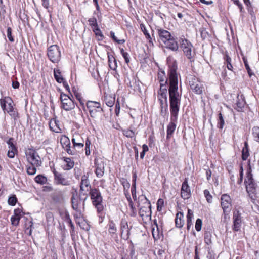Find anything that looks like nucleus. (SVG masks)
<instances>
[{
	"mask_svg": "<svg viewBox=\"0 0 259 259\" xmlns=\"http://www.w3.org/2000/svg\"><path fill=\"white\" fill-rule=\"evenodd\" d=\"M177 66L174 64L169 67L168 71L169 88V96L170 101V122L167 127V139H170L176 128L181 96L178 92V78L177 73Z\"/></svg>",
	"mask_w": 259,
	"mask_h": 259,
	"instance_id": "1",
	"label": "nucleus"
},
{
	"mask_svg": "<svg viewBox=\"0 0 259 259\" xmlns=\"http://www.w3.org/2000/svg\"><path fill=\"white\" fill-rule=\"evenodd\" d=\"M157 32L159 41L162 42L167 48L173 51H176L178 50L179 46L177 41L171 35L169 31L161 28H158Z\"/></svg>",
	"mask_w": 259,
	"mask_h": 259,
	"instance_id": "2",
	"label": "nucleus"
},
{
	"mask_svg": "<svg viewBox=\"0 0 259 259\" xmlns=\"http://www.w3.org/2000/svg\"><path fill=\"white\" fill-rule=\"evenodd\" d=\"M250 164V163L247 164V176L244 183L246 185V191L248 193L251 201L254 203L256 198V192L257 185L252 178Z\"/></svg>",
	"mask_w": 259,
	"mask_h": 259,
	"instance_id": "3",
	"label": "nucleus"
},
{
	"mask_svg": "<svg viewBox=\"0 0 259 259\" xmlns=\"http://www.w3.org/2000/svg\"><path fill=\"white\" fill-rule=\"evenodd\" d=\"M138 206L140 207L139 213L141 217L151 215V203L145 196L142 195L139 197Z\"/></svg>",
	"mask_w": 259,
	"mask_h": 259,
	"instance_id": "4",
	"label": "nucleus"
},
{
	"mask_svg": "<svg viewBox=\"0 0 259 259\" xmlns=\"http://www.w3.org/2000/svg\"><path fill=\"white\" fill-rule=\"evenodd\" d=\"M180 48L183 50L184 54L191 61L193 60V58L195 55V50L193 46L190 41L185 39L182 38L180 39Z\"/></svg>",
	"mask_w": 259,
	"mask_h": 259,
	"instance_id": "5",
	"label": "nucleus"
},
{
	"mask_svg": "<svg viewBox=\"0 0 259 259\" xmlns=\"http://www.w3.org/2000/svg\"><path fill=\"white\" fill-rule=\"evenodd\" d=\"M89 194L92 200V203L96 208L97 211L100 212L103 211L104 207L102 204V197L99 190L96 188L90 190Z\"/></svg>",
	"mask_w": 259,
	"mask_h": 259,
	"instance_id": "6",
	"label": "nucleus"
},
{
	"mask_svg": "<svg viewBox=\"0 0 259 259\" xmlns=\"http://www.w3.org/2000/svg\"><path fill=\"white\" fill-rule=\"evenodd\" d=\"M189 84L191 90L196 94H201L204 90L202 83L198 78L193 76H190L188 78Z\"/></svg>",
	"mask_w": 259,
	"mask_h": 259,
	"instance_id": "7",
	"label": "nucleus"
},
{
	"mask_svg": "<svg viewBox=\"0 0 259 259\" xmlns=\"http://www.w3.org/2000/svg\"><path fill=\"white\" fill-rule=\"evenodd\" d=\"M48 56L53 63H58L61 59V51L56 45H51L48 49Z\"/></svg>",
	"mask_w": 259,
	"mask_h": 259,
	"instance_id": "8",
	"label": "nucleus"
},
{
	"mask_svg": "<svg viewBox=\"0 0 259 259\" xmlns=\"http://www.w3.org/2000/svg\"><path fill=\"white\" fill-rule=\"evenodd\" d=\"M167 86L162 84L158 92V99L160 103L161 111L164 108H167Z\"/></svg>",
	"mask_w": 259,
	"mask_h": 259,
	"instance_id": "9",
	"label": "nucleus"
},
{
	"mask_svg": "<svg viewBox=\"0 0 259 259\" xmlns=\"http://www.w3.org/2000/svg\"><path fill=\"white\" fill-rule=\"evenodd\" d=\"M85 200V199L84 200ZM72 207L76 212V214L74 215L75 217H82V212L84 210V201H83L81 205V200L76 198L73 196L71 198Z\"/></svg>",
	"mask_w": 259,
	"mask_h": 259,
	"instance_id": "10",
	"label": "nucleus"
},
{
	"mask_svg": "<svg viewBox=\"0 0 259 259\" xmlns=\"http://www.w3.org/2000/svg\"><path fill=\"white\" fill-rule=\"evenodd\" d=\"M87 107L89 110L90 116L95 118L97 114L102 110L100 103L98 102L88 101L87 102Z\"/></svg>",
	"mask_w": 259,
	"mask_h": 259,
	"instance_id": "11",
	"label": "nucleus"
},
{
	"mask_svg": "<svg viewBox=\"0 0 259 259\" xmlns=\"http://www.w3.org/2000/svg\"><path fill=\"white\" fill-rule=\"evenodd\" d=\"M60 100L62 103V108L66 111H69L75 107L73 100L67 95L61 94Z\"/></svg>",
	"mask_w": 259,
	"mask_h": 259,
	"instance_id": "12",
	"label": "nucleus"
},
{
	"mask_svg": "<svg viewBox=\"0 0 259 259\" xmlns=\"http://www.w3.org/2000/svg\"><path fill=\"white\" fill-rule=\"evenodd\" d=\"M91 189V185L90 184V181L87 176L85 175H83L81 177V181L80 184V190H79V195H85L86 197L85 199L87 198V192L90 191Z\"/></svg>",
	"mask_w": 259,
	"mask_h": 259,
	"instance_id": "13",
	"label": "nucleus"
},
{
	"mask_svg": "<svg viewBox=\"0 0 259 259\" xmlns=\"http://www.w3.org/2000/svg\"><path fill=\"white\" fill-rule=\"evenodd\" d=\"M2 108L4 110L10 113L13 111V102L12 99L9 97H5L0 100Z\"/></svg>",
	"mask_w": 259,
	"mask_h": 259,
	"instance_id": "14",
	"label": "nucleus"
},
{
	"mask_svg": "<svg viewBox=\"0 0 259 259\" xmlns=\"http://www.w3.org/2000/svg\"><path fill=\"white\" fill-rule=\"evenodd\" d=\"M221 206L225 214L230 212L231 208V200L227 194H223L221 196Z\"/></svg>",
	"mask_w": 259,
	"mask_h": 259,
	"instance_id": "15",
	"label": "nucleus"
},
{
	"mask_svg": "<svg viewBox=\"0 0 259 259\" xmlns=\"http://www.w3.org/2000/svg\"><path fill=\"white\" fill-rule=\"evenodd\" d=\"M26 157L28 162H40L41 158L37 153L33 149L29 148L26 150Z\"/></svg>",
	"mask_w": 259,
	"mask_h": 259,
	"instance_id": "16",
	"label": "nucleus"
},
{
	"mask_svg": "<svg viewBox=\"0 0 259 259\" xmlns=\"http://www.w3.org/2000/svg\"><path fill=\"white\" fill-rule=\"evenodd\" d=\"M181 195L184 199H187L191 196V190L188 184V179H185L183 182L181 190Z\"/></svg>",
	"mask_w": 259,
	"mask_h": 259,
	"instance_id": "17",
	"label": "nucleus"
},
{
	"mask_svg": "<svg viewBox=\"0 0 259 259\" xmlns=\"http://www.w3.org/2000/svg\"><path fill=\"white\" fill-rule=\"evenodd\" d=\"M121 236L123 239L127 240L130 237V228L128 227L127 222L122 220L120 222Z\"/></svg>",
	"mask_w": 259,
	"mask_h": 259,
	"instance_id": "18",
	"label": "nucleus"
},
{
	"mask_svg": "<svg viewBox=\"0 0 259 259\" xmlns=\"http://www.w3.org/2000/svg\"><path fill=\"white\" fill-rule=\"evenodd\" d=\"M7 143L9 145V150L8 151L7 155L10 158H13L16 152V147L14 144V139L10 138L7 141Z\"/></svg>",
	"mask_w": 259,
	"mask_h": 259,
	"instance_id": "19",
	"label": "nucleus"
},
{
	"mask_svg": "<svg viewBox=\"0 0 259 259\" xmlns=\"http://www.w3.org/2000/svg\"><path fill=\"white\" fill-rule=\"evenodd\" d=\"M53 171L55 177V182L56 184L64 186L69 185V181L64 178L61 174L58 172L55 169H54Z\"/></svg>",
	"mask_w": 259,
	"mask_h": 259,
	"instance_id": "20",
	"label": "nucleus"
},
{
	"mask_svg": "<svg viewBox=\"0 0 259 259\" xmlns=\"http://www.w3.org/2000/svg\"><path fill=\"white\" fill-rule=\"evenodd\" d=\"M233 229L235 231H238L239 230L241 227V218L240 213L238 211L234 212L233 213Z\"/></svg>",
	"mask_w": 259,
	"mask_h": 259,
	"instance_id": "21",
	"label": "nucleus"
},
{
	"mask_svg": "<svg viewBox=\"0 0 259 259\" xmlns=\"http://www.w3.org/2000/svg\"><path fill=\"white\" fill-rule=\"evenodd\" d=\"M60 143L63 148L67 151L68 154H72V151L70 149V142L69 139L65 135L61 136L60 138Z\"/></svg>",
	"mask_w": 259,
	"mask_h": 259,
	"instance_id": "22",
	"label": "nucleus"
},
{
	"mask_svg": "<svg viewBox=\"0 0 259 259\" xmlns=\"http://www.w3.org/2000/svg\"><path fill=\"white\" fill-rule=\"evenodd\" d=\"M72 142L74 147H77L78 148H81L83 147L84 141L81 135L78 133H75L73 135Z\"/></svg>",
	"mask_w": 259,
	"mask_h": 259,
	"instance_id": "23",
	"label": "nucleus"
},
{
	"mask_svg": "<svg viewBox=\"0 0 259 259\" xmlns=\"http://www.w3.org/2000/svg\"><path fill=\"white\" fill-rule=\"evenodd\" d=\"M49 127L53 132L57 133H61V129L59 126V121L55 118H52L50 120Z\"/></svg>",
	"mask_w": 259,
	"mask_h": 259,
	"instance_id": "24",
	"label": "nucleus"
},
{
	"mask_svg": "<svg viewBox=\"0 0 259 259\" xmlns=\"http://www.w3.org/2000/svg\"><path fill=\"white\" fill-rule=\"evenodd\" d=\"M158 80L160 82V87L162 85L166 86L167 78H166L165 72L163 70H159L158 72Z\"/></svg>",
	"mask_w": 259,
	"mask_h": 259,
	"instance_id": "25",
	"label": "nucleus"
},
{
	"mask_svg": "<svg viewBox=\"0 0 259 259\" xmlns=\"http://www.w3.org/2000/svg\"><path fill=\"white\" fill-rule=\"evenodd\" d=\"M184 214L183 212H179L176 215L175 219L176 226L178 228H181L184 225L183 220Z\"/></svg>",
	"mask_w": 259,
	"mask_h": 259,
	"instance_id": "26",
	"label": "nucleus"
},
{
	"mask_svg": "<svg viewBox=\"0 0 259 259\" xmlns=\"http://www.w3.org/2000/svg\"><path fill=\"white\" fill-rule=\"evenodd\" d=\"M53 200L56 203H61L63 201V196L61 191H57L52 195Z\"/></svg>",
	"mask_w": 259,
	"mask_h": 259,
	"instance_id": "27",
	"label": "nucleus"
},
{
	"mask_svg": "<svg viewBox=\"0 0 259 259\" xmlns=\"http://www.w3.org/2000/svg\"><path fill=\"white\" fill-rule=\"evenodd\" d=\"M104 101L108 106L112 107L115 103V97L112 95L106 94Z\"/></svg>",
	"mask_w": 259,
	"mask_h": 259,
	"instance_id": "28",
	"label": "nucleus"
},
{
	"mask_svg": "<svg viewBox=\"0 0 259 259\" xmlns=\"http://www.w3.org/2000/svg\"><path fill=\"white\" fill-rule=\"evenodd\" d=\"M97 177L100 178L102 177L104 173V163H98L96 165L95 171Z\"/></svg>",
	"mask_w": 259,
	"mask_h": 259,
	"instance_id": "29",
	"label": "nucleus"
},
{
	"mask_svg": "<svg viewBox=\"0 0 259 259\" xmlns=\"http://www.w3.org/2000/svg\"><path fill=\"white\" fill-rule=\"evenodd\" d=\"M140 28L142 30V31L143 32L144 35L145 36V37L146 39L148 40L149 43L152 46H153V42L152 41V37L151 36L150 34L148 32L147 30L146 29V28L145 26L141 24H140Z\"/></svg>",
	"mask_w": 259,
	"mask_h": 259,
	"instance_id": "30",
	"label": "nucleus"
},
{
	"mask_svg": "<svg viewBox=\"0 0 259 259\" xmlns=\"http://www.w3.org/2000/svg\"><path fill=\"white\" fill-rule=\"evenodd\" d=\"M54 77H55L56 80L58 83L63 82L64 78L61 75V72L59 69H54Z\"/></svg>",
	"mask_w": 259,
	"mask_h": 259,
	"instance_id": "31",
	"label": "nucleus"
},
{
	"mask_svg": "<svg viewBox=\"0 0 259 259\" xmlns=\"http://www.w3.org/2000/svg\"><path fill=\"white\" fill-rule=\"evenodd\" d=\"M248 143L247 142L244 143V147L242 151V157L243 160H246L249 156V150L248 148Z\"/></svg>",
	"mask_w": 259,
	"mask_h": 259,
	"instance_id": "32",
	"label": "nucleus"
},
{
	"mask_svg": "<svg viewBox=\"0 0 259 259\" xmlns=\"http://www.w3.org/2000/svg\"><path fill=\"white\" fill-rule=\"evenodd\" d=\"M225 64H226L227 69L229 70L233 71V66L231 64V58L229 56L228 54H225L224 56Z\"/></svg>",
	"mask_w": 259,
	"mask_h": 259,
	"instance_id": "33",
	"label": "nucleus"
},
{
	"mask_svg": "<svg viewBox=\"0 0 259 259\" xmlns=\"http://www.w3.org/2000/svg\"><path fill=\"white\" fill-rule=\"evenodd\" d=\"M108 231L110 234H115L116 232L117 228L116 225L113 220H110L108 223Z\"/></svg>",
	"mask_w": 259,
	"mask_h": 259,
	"instance_id": "34",
	"label": "nucleus"
},
{
	"mask_svg": "<svg viewBox=\"0 0 259 259\" xmlns=\"http://www.w3.org/2000/svg\"><path fill=\"white\" fill-rule=\"evenodd\" d=\"M204 242L208 246H211L212 244L211 234L209 232H206L204 233Z\"/></svg>",
	"mask_w": 259,
	"mask_h": 259,
	"instance_id": "35",
	"label": "nucleus"
},
{
	"mask_svg": "<svg viewBox=\"0 0 259 259\" xmlns=\"http://www.w3.org/2000/svg\"><path fill=\"white\" fill-rule=\"evenodd\" d=\"M35 181L36 183L40 184H45L47 181V178L45 176L39 175L35 178Z\"/></svg>",
	"mask_w": 259,
	"mask_h": 259,
	"instance_id": "36",
	"label": "nucleus"
},
{
	"mask_svg": "<svg viewBox=\"0 0 259 259\" xmlns=\"http://www.w3.org/2000/svg\"><path fill=\"white\" fill-rule=\"evenodd\" d=\"M27 172L29 175H34L36 172V168L33 163H29V165H27Z\"/></svg>",
	"mask_w": 259,
	"mask_h": 259,
	"instance_id": "37",
	"label": "nucleus"
},
{
	"mask_svg": "<svg viewBox=\"0 0 259 259\" xmlns=\"http://www.w3.org/2000/svg\"><path fill=\"white\" fill-rule=\"evenodd\" d=\"M129 206L130 207V216L134 217L137 214V211L135 207L134 206L133 202L131 199V198H130L129 200Z\"/></svg>",
	"mask_w": 259,
	"mask_h": 259,
	"instance_id": "38",
	"label": "nucleus"
},
{
	"mask_svg": "<svg viewBox=\"0 0 259 259\" xmlns=\"http://www.w3.org/2000/svg\"><path fill=\"white\" fill-rule=\"evenodd\" d=\"M252 131L254 140L259 142V127H254L252 128Z\"/></svg>",
	"mask_w": 259,
	"mask_h": 259,
	"instance_id": "39",
	"label": "nucleus"
},
{
	"mask_svg": "<svg viewBox=\"0 0 259 259\" xmlns=\"http://www.w3.org/2000/svg\"><path fill=\"white\" fill-rule=\"evenodd\" d=\"M218 116V127L220 129H222L225 123L224 120L221 113H219Z\"/></svg>",
	"mask_w": 259,
	"mask_h": 259,
	"instance_id": "40",
	"label": "nucleus"
},
{
	"mask_svg": "<svg viewBox=\"0 0 259 259\" xmlns=\"http://www.w3.org/2000/svg\"><path fill=\"white\" fill-rule=\"evenodd\" d=\"M8 203L11 206H15L16 204V196L12 195L8 199Z\"/></svg>",
	"mask_w": 259,
	"mask_h": 259,
	"instance_id": "41",
	"label": "nucleus"
},
{
	"mask_svg": "<svg viewBox=\"0 0 259 259\" xmlns=\"http://www.w3.org/2000/svg\"><path fill=\"white\" fill-rule=\"evenodd\" d=\"M89 24L91 26L92 28L93 29L98 26L96 18L95 17L91 18L89 20Z\"/></svg>",
	"mask_w": 259,
	"mask_h": 259,
	"instance_id": "42",
	"label": "nucleus"
},
{
	"mask_svg": "<svg viewBox=\"0 0 259 259\" xmlns=\"http://www.w3.org/2000/svg\"><path fill=\"white\" fill-rule=\"evenodd\" d=\"M123 134L127 137L132 138L135 136V133L131 130H125L123 131Z\"/></svg>",
	"mask_w": 259,
	"mask_h": 259,
	"instance_id": "43",
	"label": "nucleus"
},
{
	"mask_svg": "<svg viewBox=\"0 0 259 259\" xmlns=\"http://www.w3.org/2000/svg\"><path fill=\"white\" fill-rule=\"evenodd\" d=\"M204 195L207 200V201L208 203H211L212 202V197L210 194L209 191L208 190H205L204 191Z\"/></svg>",
	"mask_w": 259,
	"mask_h": 259,
	"instance_id": "44",
	"label": "nucleus"
},
{
	"mask_svg": "<svg viewBox=\"0 0 259 259\" xmlns=\"http://www.w3.org/2000/svg\"><path fill=\"white\" fill-rule=\"evenodd\" d=\"M164 205V200L162 199H159L157 202V210L160 211Z\"/></svg>",
	"mask_w": 259,
	"mask_h": 259,
	"instance_id": "45",
	"label": "nucleus"
},
{
	"mask_svg": "<svg viewBox=\"0 0 259 259\" xmlns=\"http://www.w3.org/2000/svg\"><path fill=\"white\" fill-rule=\"evenodd\" d=\"M121 53L125 59V62L127 64L130 62L129 54L128 53L124 52L123 49L120 50Z\"/></svg>",
	"mask_w": 259,
	"mask_h": 259,
	"instance_id": "46",
	"label": "nucleus"
},
{
	"mask_svg": "<svg viewBox=\"0 0 259 259\" xmlns=\"http://www.w3.org/2000/svg\"><path fill=\"white\" fill-rule=\"evenodd\" d=\"M7 35L8 39L11 42H14V39L12 35V29L11 27H8L7 30Z\"/></svg>",
	"mask_w": 259,
	"mask_h": 259,
	"instance_id": "47",
	"label": "nucleus"
},
{
	"mask_svg": "<svg viewBox=\"0 0 259 259\" xmlns=\"http://www.w3.org/2000/svg\"><path fill=\"white\" fill-rule=\"evenodd\" d=\"M202 222L200 219H197L195 223V229L197 231H200L201 229Z\"/></svg>",
	"mask_w": 259,
	"mask_h": 259,
	"instance_id": "48",
	"label": "nucleus"
},
{
	"mask_svg": "<svg viewBox=\"0 0 259 259\" xmlns=\"http://www.w3.org/2000/svg\"><path fill=\"white\" fill-rule=\"evenodd\" d=\"M110 36L113 38V39L118 42V44H123L125 42V40L124 39H118L117 37L115 35V33L113 31L110 32Z\"/></svg>",
	"mask_w": 259,
	"mask_h": 259,
	"instance_id": "49",
	"label": "nucleus"
},
{
	"mask_svg": "<svg viewBox=\"0 0 259 259\" xmlns=\"http://www.w3.org/2000/svg\"><path fill=\"white\" fill-rule=\"evenodd\" d=\"M245 101L244 100L240 101L239 100L237 102L236 105L237 107V110L240 111L244 106Z\"/></svg>",
	"mask_w": 259,
	"mask_h": 259,
	"instance_id": "50",
	"label": "nucleus"
},
{
	"mask_svg": "<svg viewBox=\"0 0 259 259\" xmlns=\"http://www.w3.org/2000/svg\"><path fill=\"white\" fill-rule=\"evenodd\" d=\"M8 55L11 58H16V53L13 48H10L9 50H8Z\"/></svg>",
	"mask_w": 259,
	"mask_h": 259,
	"instance_id": "51",
	"label": "nucleus"
},
{
	"mask_svg": "<svg viewBox=\"0 0 259 259\" xmlns=\"http://www.w3.org/2000/svg\"><path fill=\"white\" fill-rule=\"evenodd\" d=\"M93 31L95 32L96 36H100L101 37H103V35L102 34V33L101 31V30L99 29V27L97 26L95 28H94L92 29Z\"/></svg>",
	"mask_w": 259,
	"mask_h": 259,
	"instance_id": "52",
	"label": "nucleus"
},
{
	"mask_svg": "<svg viewBox=\"0 0 259 259\" xmlns=\"http://www.w3.org/2000/svg\"><path fill=\"white\" fill-rule=\"evenodd\" d=\"M16 209H15L14 210V215L13 216H12L11 218V224L14 226H16Z\"/></svg>",
	"mask_w": 259,
	"mask_h": 259,
	"instance_id": "53",
	"label": "nucleus"
},
{
	"mask_svg": "<svg viewBox=\"0 0 259 259\" xmlns=\"http://www.w3.org/2000/svg\"><path fill=\"white\" fill-rule=\"evenodd\" d=\"M74 165V163H66V164H64V165H62L63 169L65 170H69L73 167Z\"/></svg>",
	"mask_w": 259,
	"mask_h": 259,
	"instance_id": "54",
	"label": "nucleus"
},
{
	"mask_svg": "<svg viewBox=\"0 0 259 259\" xmlns=\"http://www.w3.org/2000/svg\"><path fill=\"white\" fill-rule=\"evenodd\" d=\"M193 211L191 209H188V213H187V220L192 221V219L193 218Z\"/></svg>",
	"mask_w": 259,
	"mask_h": 259,
	"instance_id": "55",
	"label": "nucleus"
},
{
	"mask_svg": "<svg viewBox=\"0 0 259 259\" xmlns=\"http://www.w3.org/2000/svg\"><path fill=\"white\" fill-rule=\"evenodd\" d=\"M243 61H244V65H245V68H246V70H247L249 76H251V69H250V68L249 67V64H248V62H247V60H245V59H243Z\"/></svg>",
	"mask_w": 259,
	"mask_h": 259,
	"instance_id": "56",
	"label": "nucleus"
},
{
	"mask_svg": "<svg viewBox=\"0 0 259 259\" xmlns=\"http://www.w3.org/2000/svg\"><path fill=\"white\" fill-rule=\"evenodd\" d=\"M131 192L132 194V196L133 198V199L134 200H136L137 199V196H136V188L135 186H133L131 188Z\"/></svg>",
	"mask_w": 259,
	"mask_h": 259,
	"instance_id": "57",
	"label": "nucleus"
},
{
	"mask_svg": "<svg viewBox=\"0 0 259 259\" xmlns=\"http://www.w3.org/2000/svg\"><path fill=\"white\" fill-rule=\"evenodd\" d=\"M41 2L43 7L46 9H48L49 7V0H41Z\"/></svg>",
	"mask_w": 259,
	"mask_h": 259,
	"instance_id": "58",
	"label": "nucleus"
},
{
	"mask_svg": "<svg viewBox=\"0 0 259 259\" xmlns=\"http://www.w3.org/2000/svg\"><path fill=\"white\" fill-rule=\"evenodd\" d=\"M233 1L234 2V3L238 6L240 11H241L243 9V7H242L241 3L239 2V0H233Z\"/></svg>",
	"mask_w": 259,
	"mask_h": 259,
	"instance_id": "59",
	"label": "nucleus"
},
{
	"mask_svg": "<svg viewBox=\"0 0 259 259\" xmlns=\"http://www.w3.org/2000/svg\"><path fill=\"white\" fill-rule=\"evenodd\" d=\"M66 221L69 224L70 226L72 229H74V225L71 221V219L70 218L69 216H68L66 219Z\"/></svg>",
	"mask_w": 259,
	"mask_h": 259,
	"instance_id": "60",
	"label": "nucleus"
},
{
	"mask_svg": "<svg viewBox=\"0 0 259 259\" xmlns=\"http://www.w3.org/2000/svg\"><path fill=\"white\" fill-rule=\"evenodd\" d=\"M120 111V106L119 103H116L115 105V113L116 115H118Z\"/></svg>",
	"mask_w": 259,
	"mask_h": 259,
	"instance_id": "61",
	"label": "nucleus"
},
{
	"mask_svg": "<svg viewBox=\"0 0 259 259\" xmlns=\"http://www.w3.org/2000/svg\"><path fill=\"white\" fill-rule=\"evenodd\" d=\"M193 223L192 221L187 220V229L189 230L192 226Z\"/></svg>",
	"mask_w": 259,
	"mask_h": 259,
	"instance_id": "62",
	"label": "nucleus"
},
{
	"mask_svg": "<svg viewBox=\"0 0 259 259\" xmlns=\"http://www.w3.org/2000/svg\"><path fill=\"white\" fill-rule=\"evenodd\" d=\"M75 96H76V98H77V99L79 100V101L80 102V104H81V105H83L84 104V103H83V102L81 101V95H80V94H76L75 95Z\"/></svg>",
	"mask_w": 259,
	"mask_h": 259,
	"instance_id": "63",
	"label": "nucleus"
},
{
	"mask_svg": "<svg viewBox=\"0 0 259 259\" xmlns=\"http://www.w3.org/2000/svg\"><path fill=\"white\" fill-rule=\"evenodd\" d=\"M149 150L148 147L147 145L144 144L142 146V152H146L148 151Z\"/></svg>",
	"mask_w": 259,
	"mask_h": 259,
	"instance_id": "64",
	"label": "nucleus"
}]
</instances>
